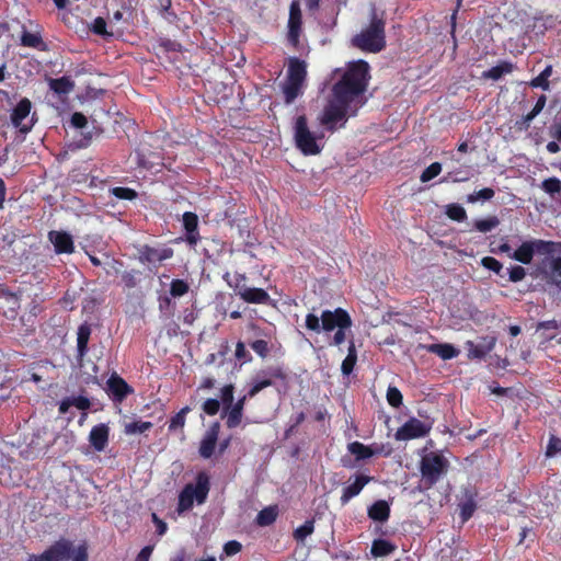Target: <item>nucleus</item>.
Returning <instances> with one entry per match:
<instances>
[{"mask_svg": "<svg viewBox=\"0 0 561 561\" xmlns=\"http://www.w3.org/2000/svg\"><path fill=\"white\" fill-rule=\"evenodd\" d=\"M369 76V65L365 60L350 64L341 79L332 88V99L325 105L320 122L330 131L343 127L348 116H355L365 104L364 96Z\"/></svg>", "mask_w": 561, "mask_h": 561, "instance_id": "nucleus-1", "label": "nucleus"}, {"mask_svg": "<svg viewBox=\"0 0 561 561\" xmlns=\"http://www.w3.org/2000/svg\"><path fill=\"white\" fill-rule=\"evenodd\" d=\"M386 21L383 13L371 10L369 24L352 38L356 48L368 53H379L386 47Z\"/></svg>", "mask_w": 561, "mask_h": 561, "instance_id": "nucleus-2", "label": "nucleus"}, {"mask_svg": "<svg viewBox=\"0 0 561 561\" xmlns=\"http://www.w3.org/2000/svg\"><path fill=\"white\" fill-rule=\"evenodd\" d=\"M305 327L308 331L316 333L321 331L331 332L335 329H350L352 327V319L345 309L339 307L333 311L323 310L320 317L314 313H308Z\"/></svg>", "mask_w": 561, "mask_h": 561, "instance_id": "nucleus-3", "label": "nucleus"}, {"mask_svg": "<svg viewBox=\"0 0 561 561\" xmlns=\"http://www.w3.org/2000/svg\"><path fill=\"white\" fill-rule=\"evenodd\" d=\"M307 79V64L298 57H290L287 66V77L283 85L284 101L291 104L302 94Z\"/></svg>", "mask_w": 561, "mask_h": 561, "instance_id": "nucleus-4", "label": "nucleus"}, {"mask_svg": "<svg viewBox=\"0 0 561 561\" xmlns=\"http://www.w3.org/2000/svg\"><path fill=\"white\" fill-rule=\"evenodd\" d=\"M535 253L543 255L561 254V242L535 239L523 242L510 257L522 263H531Z\"/></svg>", "mask_w": 561, "mask_h": 561, "instance_id": "nucleus-5", "label": "nucleus"}, {"mask_svg": "<svg viewBox=\"0 0 561 561\" xmlns=\"http://www.w3.org/2000/svg\"><path fill=\"white\" fill-rule=\"evenodd\" d=\"M210 489L209 477L206 472L196 476V483L186 484L179 494L178 511L186 512L193 507L194 500L198 504L205 503Z\"/></svg>", "mask_w": 561, "mask_h": 561, "instance_id": "nucleus-6", "label": "nucleus"}, {"mask_svg": "<svg viewBox=\"0 0 561 561\" xmlns=\"http://www.w3.org/2000/svg\"><path fill=\"white\" fill-rule=\"evenodd\" d=\"M449 461L440 454L430 453L422 457L420 471L425 490L434 486L447 473Z\"/></svg>", "mask_w": 561, "mask_h": 561, "instance_id": "nucleus-7", "label": "nucleus"}, {"mask_svg": "<svg viewBox=\"0 0 561 561\" xmlns=\"http://www.w3.org/2000/svg\"><path fill=\"white\" fill-rule=\"evenodd\" d=\"M295 142L305 156H316L321 152V147L318 145L314 135L310 131L305 115H300L296 119Z\"/></svg>", "mask_w": 561, "mask_h": 561, "instance_id": "nucleus-8", "label": "nucleus"}, {"mask_svg": "<svg viewBox=\"0 0 561 561\" xmlns=\"http://www.w3.org/2000/svg\"><path fill=\"white\" fill-rule=\"evenodd\" d=\"M273 379L286 381L288 375L284 368L279 366L260 370L252 379L251 387L247 392L250 399L254 398L263 389L273 386Z\"/></svg>", "mask_w": 561, "mask_h": 561, "instance_id": "nucleus-9", "label": "nucleus"}, {"mask_svg": "<svg viewBox=\"0 0 561 561\" xmlns=\"http://www.w3.org/2000/svg\"><path fill=\"white\" fill-rule=\"evenodd\" d=\"M72 551V541L61 538L50 545L43 553L30 556L28 561H69Z\"/></svg>", "mask_w": 561, "mask_h": 561, "instance_id": "nucleus-10", "label": "nucleus"}, {"mask_svg": "<svg viewBox=\"0 0 561 561\" xmlns=\"http://www.w3.org/2000/svg\"><path fill=\"white\" fill-rule=\"evenodd\" d=\"M287 26V41L293 47L297 48L302 30V13L298 0L291 1L289 5V18Z\"/></svg>", "mask_w": 561, "mask_h": 561, "instance_id": "nucleus-11", "label": "nucleus"}, {"mask_svg": "<svg viewBox=\"0 0 561 561\" xmlns=\"http://www.w3.org/2000/svg\"><path fill=\"white\" fill-rule=\"evenodd\" d=\"M431 427L419 419H409L394 434L397 440H411L424 437L428 434Z\"/></svg>", "mask_w": 561, "mask_h": 561, "instance_id": "nucleus-12", "label": "nucleus"}, {"mask_svg": "<svg viewBox=\"0 0 561 561\" xmlns=\"http://www.w3.org/2000/svg\"><path fill=\"white\" fill-rule=\"evenodd\" d=\"M106 392L113 401L122 403L134 393V388L124 378L113 373L106 381Z\"/></svg>", "mask_w": 561, "mask_h": 561, "instance_id": "nucleus-13", "label": "nucleus"}, {"mask_svg": "<svg viewBox=\"0 0 561 561\" xmlns=\"http://www.w3.org/2000/svg\"><path fill=\"white\" fill-rule=\"evenodd\" d=\"M31 108L32 102L27 98H23L18 102L11 113V123L21 134H27L33 128V118L30 124H23V121L30 115Z\"/></svg>", "mask_w": 561, "mask_h": 561, "instance_id": "nucleus-14", "label": "nucleus"}, {"mask_svg": "<svg viewBox=\"0 0 561 561\" xmlns=\"http://www.w3.org/2000/svg\"><path fill=\"white\" fill-rule=\"evenodd\" d=\"M182 222L185 231L183 240L191 248H195L202 239L198 230V216L193 211H185L182 216Z\"/></svg>", "mask_w": 561, "mask_h": 561, "instance_id": "nucleus-15", "label": "nucleus"}, {"mask_svg": "<svg viewBox=\"0 0 561 561\" xmlns=\"http://www.w3.org/2000/svg\"><path fill=\"white\" fill-rule=\"evenodd\" d=\"M478 492L474 488L467 486L461 491V500L458 504L460 510V518L462 523L468 522L477 510Z\"/></svg>", "mask_w": 561, "mask_h": 561, "instance_id": "nucleus-16", "label": "nucleus"}, {"mask_svg": "<svg viewBox=\"0 0 561 561\" xmlns=\"http://www.w3.org/2000/svg\"><path fill=\"white\" fill-rule=\"evenodd\" d=\"M48 240L54 245L57 254H71L75 252V242L70 233L66 231L51 230L48 232Z\"/></svg>", "mask_w": 561, "mask_h": 561, "instance_id": "nucleus-17", "label": "nucleus"}, {"mask_svg": "<svg viewBox=\"0 0 561 561\" xmlns=\"http://www.w3.org/2000/svg\"><path fill=\"white\" fill-rule=\"evenodd\" d=\"M248 399H250V397L245 393L243 397L239 398L237 402L224 409L221 416H226V425L228 428H236L241 424L244 405Z\"/></svg>", "mask_w": 561, "mask_h": 561, "instance_id": "nucleus-18", "label": "nucleus"}, {"mask_svg": "<svg viewBox=\"0 0 561 561\" xmlns=\"http://www.w3.org/2000/svg\"><path fill=\"white\" fill-rule=\"evenodd\" d=\"M219 431L220 424L218 422H215L209 426L199 445L201 457L209 459L214 455Z\"/></svg>", "mask_w": 561, "mask_h": 561, "instance_id": "nucleus-19", "label": "nucleus"}, {"mask_svg": "<svg viewBox=\"0 0 561 561\" xmlns=\"http://www.w3.org/2000/svg\"><path fill=\"white\" fill-rule=\"evenodd\" d=\"M174 251L172 248H152L145 245L139 252V259L142 263H161L173 256Z\"/></svg>", "mask_w": 561, "mask_h": 561, "instance_id": "nucleus-20", "label": "nucleus"}, {"mask_svg": "<svg viewBox=\"0 0 561 561\" xmlns=\"http://www.w3.org/2000/svg\"><path fill=\"white\" fill-rule=\"evenodd\" d=\"M373 480V477L366 474H356L355 480L343 488L340 502L342 505H346L353 497L359 495L362 490Z\"/></svg>", "mask_w": 561, "mask_h": 561, "instance_id": "nucleus-21", "label": "nucleus"}, {"mask_svg": "<svg viewBox=\"0 0 561 561\" xmlns=\"http://www.w3.org/2000/svg\"><path fill=\"white\" fill-rule=\"evenodd\" d=\"M496 344L495 336H483L480 339V342L474 344L472 342H468V355L470 358H484L490 352L493 351Z\"/></svg>", "mask_w": 561, "mask_h": 561, "instance_id": "nucleus-22", "label": "nucleus"}, {"mask_svg": "<svg viewBox=\"0 0 561 561\" xmlns=\"http://www.w3.org/2000/svg\"><path fill=\"white\" fill-rule=\"evenodd\" d=\"M110 428L106 424L101 423L93 426L90 431L89 442L96 451H103L108 443Z\"/></svg>", "mask_w": 561, "mask_h": 561, "instance_id": "nucleus-23", "label": "nucleus"}, {"mask_svg": "<svg viewBox=\"0 0 561 561\" xmlns=\"http://www.w3.org/2000/svg\"><path fill=\"white\" fill-rule=\"evenodd\" d=\"M239 297L248 304L267 305L271 302L268 293L257 287L240 288Z\"/></svg>", "mask_w": 561, "mask_h": 561, "instance_id": "nucleus-24", "label": "nucleus"}, {"mask_svg": "<svg viewBox=\"0 0 561 561\" xmlns=\"http://www.w3.org/2000/svg\"><path fill=\"white\" fill-rule=\"evenodd\" d=\"M367 515L374 522L385 523L390 517V506L387 501L378 500L368 507Z\"/></svg>", "mask_w": 561, "mask_h": 561, "instance_id": "nucleus-25", "label": "nucleus"}, {"mask_svg": "<svg viewBox=\"0 0 561 561\" xmlns=\"http://www.w3.org/2000/svg\"><path fill=\"white\" fill-rule=\"evenodd\" d=\"M91 335V328L88 323H82L78 328L77 332V358L82 360V358L88 353V344Z\"/></svg>", "mask_w": 561, "mask_h": 561, "instance_id": "nucleus-26", "label": "nucleus"}, {"mask_svg": "<svg viewBox=\"0 0 561 561\" xmlns=\"http://www.w3.org/2000/svg\"><path fill=\"white\" fill-rule=\"evenodd\" d=\"M397 546L385 539H375L371 543L370 553L374 558H382L393 553Z\"/></svg>", "mask_w": 561, "mask_h": 561, "instance_id": "nucleus-27", "label": "nucleus"}, {"mask_svg": "<svg viewBox=\"0 0 561 561\" xmlns=\"http://www.w3.org/2000/svg\"><path fill=\"white\" fill-rule=\"evenodd\" d=\"M513 71V64L510 61H501L499 65L490 68L482 72L483 79H491L497 81L504 75L511 73Z\"/></svg>", "mask_w": 561, "mask_h": 561, "instance_id": "nucleus-28", "label": "nucleus"}, {"mask_svg": "<svg viewBox=\"0 0 561 561\" xmlns=\"http://www.w3.org/2000/svg\"><path fill=\"white\" fill-rule=\"evenodd\" d=\"M350 454L355 456L356 461L365 460L373 457L370 445H364L360 442H352L347 445Z\"/></svg>", "mask_w": 561, "mask_h": 561, "instance_id": "nucleus-29", "label": "nucleus"}, {"mask_svg": "<svg viewBox=\"0 0 561 561\" xmlns=\"http://www.w3.org/2000/svg\"><path fill=\"white\" fill-rule=\"evenodd\" d=\"M277 515L278 511L276 506L264 507L257 513L255 523L261 527L270 526L276 520Z\"/></svg>", "mask_w": 561, "mask_h": 561, "instance_id": "nucleus-30", "label": "nucleus"}, {"mask_svg": "<svg viewBox=\"0 0 561 561\" xmlns=\"http://www.w3.org/2000/svg\"><path fill=\"white\" fill-rule=\"evenodd\" d=\"M49 88L57 94H68L75 88V83L68 77L49 80Z\"/></svg>", "mask_w": 561, "mask_h": 561, "instance_id": "nucleus-31", "label": "nucleus"}, {"mask_svg": "<svg viewBox=\"0 0 561 561\" xmlns=\"http://www.w3.org/2000/svg\"><path fill=\"white\" fill-rule=\"evenodd\" d=\"M356 362H357V352H356L355 343L353 341H351L348 348H347V355L343 359L342 365H341L342 374L345 376H348L353 371V369L356 365Z\"/></svg>", "mask_w": 561, "mask_h": 561, "instance_id": "nucleus-32", "label": "nucleus"}, {"mask_svg": "<svg viewBox=\"0 0 561 561\" xmlns=\"http://www.w3.org/2000/svg\"><path fill=\"white\" fill-rule=\"evenodd\" d=\"M428 350L443 359H451L459 354V351L451 344H432L430 345Z\"/></svg>", "mask_w": 561, "mask_h": 561, "instance_id": "nucleus-33", "label": "nucleus"}, {"mask_svg": "<svg viewBox=\"0 0 561 561\" xmlns=\"http://www.w3.org/2000/svg\"><path fill=\"white\" fill-rule=\"evenodd\" d=\"M552 71V66L548 65L537 77L531 79L529 85L531 88H541L542 90L548 91L550 89L549 78L551 77Z\"/></svg>", "mask_w": 561, "mask_h": 561, "instance_id": "nucleus-34", "label": "nucleus"}, {"mask_svg": "<svg viewBox=\"0 0 561 561\" xmlns=\"http://www.w3.org/2000/svg\"><path fill=\"white\" fill-rule=\"evenodd\" d=\"M152 426L153 424L149 421H133L125 423L124 433L126 435L141 434L149 431Z\"/></svg>", "mask_w": 561, "mask_h": 561, "instance_id": "nucleus-35", "label": "nucleus"}, {"mask_svg": "<svg viewBox=\"0 0 561 561\" xmlns=\"http://www.w3.org/2000/svg\"><path fill=\"white\" fill-rule=\"evenodd\" d=\"M500 225V219L496 216H489L484 219H477L473 222V227L479 232H490Z\"/></svg>", "mask_w": 561, "mask_h": 561, "instance_id": "nucleus-36", "label": "nucleus"}, {"mask_svg": "<svg viewBox=\"0 0 561 561\" xmlns=\"http://www.w3.org/2000/svg\"><path fill=\"white\" fill-rule=\"evenodd\" d=\"M446 215L454 221L461 222L467 219L466 209L459 204H449L446 207Z\"/></svg>", "mask_w": 561, "mask_h": 561, "instance_id": "nucleus-37", "label": "nucleus"}, {"mask_svg": "<svg viewBox=\"0 0 561 561\" xmlns=\"http://www.w3.org/2000/svg\"><path fill=\"white\" fill-rule=\"evenodd\" d=\"M190 411L191 408L186 405L172 416L169 423V431L172 432L176 428H183L186 422V415Z\"/></svg>", "mask_w": 561, "mask_h": 561, "instance_id": "nucleus-38", "label": "nucleus"}, {"mask_svg": "<svg viewBox=\"0 0 561 561\" xmlns=\"http://www.w3.org/2000/svg\"><path fill=\"white\" fill-rule=\"evenodd\" d=\"M188 290V283L184 279L176 278L171 282L169 293L173 298H178L186 295Z\"/></svg>", "mask_w": 561, "mask_h": 561, "instance_id": "nucleus-39", "label": "nucleus"}, {"mask_svg": "<svg viewBox=\"0 0 561 561\" xmlns=\"http://www.w3.org/2000/svg\"><path fill=\"white\" fill-rule=\"evenodd\" d=\"M90 30L92 33L100 35L104 38L113 36V33L107 31V23L105 19L102 16H98L93 20Z\"/></svg>", "mask_w": 561, "mask_h": 561, "instance_id": "nucleus-40", "label": "nucleus"}, {"mask_svg": "<svg viewBox=\"0 0 561 561\" xmlns=\"http://www.w3.org/2000/svg\"><path fill=\"white\" fill-rule=\"evenodd\" d=\"M481 265L484 268H486L489 271H492L493 273H495L500 277H504L505 276V273H504V270H503V264L499 260L493 257V256H484L481 260Z\"/></svg>", "mask_w": 561, "mask_h": 561, "instance_id": "nucleus-41", "label": "nucleus"}, {"mask_svg": "<svg viewBox=\"0 0 561 561\" xmlns=\"http://www.w3.org/2000/svg\"><path fill=\"white\" fill-rule=\"evenodd\" d=\"M230 274L226 273L224 275V279L227 282L228 286L234 290V293L239 296L240 288H247L245 280L247 276L245 274L236 273L233 276V279H229Z\"/></svg>", "mask_w": 561, "mask_h": 561, "instance_id": "nucleus-42", "label": "nucleus"}, {"mask_svg": "<svg viewBox=\"0 0 561 561\" xmlns=\"http://www.w3.org/2000/svg\"><path fill=\"white\" fill-rule=\"evenodd\" d=\"M314 530V522L312 519L306 520L294 531V538L298 541H304Z\"/></svg>", "mask_w": 561, "mask_h": 561, "instance_id": "nucleus-43", "label": "nucleus"}, {"mask_svg": "<svg viewBox=\"0 0 561 561\" xmlns=\"http://www.w3.org/2000/svg\"><path fill=\"white\" fill-rule=\"evenodd\" d=\"M113 196L118 199L133 201L136 199L138 194L135 190L125 186H116L111 190Z\"/></svg>", "mask_w": 561, "mask_h": 561, "instance_id": "nucleus-44", "label": "nucleus"}, {"mask_svg": "<svg viewBox=\"0 0 561 561\" xmlns=\"http://www.w3.org/2000/svg\"><path fill=\"white\" fill-rule=\"evenodd\" d=\"M21 44L25 47L38 48L43 45V39L38 34L24 32L21 36Z\"/></svg>", "mask_w": 561, "mask_h": 561, "instance_id": "nucleus-45", "label": "nucleus"}, {"mask_svg": "<svg viewBox=\"0 0 561 561\" xmlns=\"http://www.w3.org/2000/svg\"><path fill=\"white\" fill-rule=\"evenodd\" d=\"M442 172V164L439 162L431 163L421 174L420 180L426 183L436 178Z\"/></svg>", "mask_w": 561, "mask_h": 561, "instance_id": "nucleus-46", "label": "nucleus"}, {"mask_svg": "<svg viewBox=\"0 0 561 561\" xmlns=\"http://www.w3.org/2000/svg\"><path fill=\"white\" fill-rule=\"evenodd\" d=\"M542 190L550 194H559L561 192V181L557 178H549L541 184Z\"/></svg>", "mask_w": 561, "mask_h": 561, "instance_id": "nucleus-47", "label": "nucleus"}, {"mask_svg": "<svg viewBox=\"0 0 561 561\" xmlns=\"http://www.w3.org/2000/svg\"><path fill=\"white\" fill-rule=\"evenodd\" d=\"M387 401L393 408H399L402 404L403 397L397 387H389L387 390Z\"/></svg>", "mask_w": 561, "mask_h": 561, "instance_id": "nucleus-48", "label": "nucleus"}, {"mask_svg": "<svg viewBox=\"0 0 561 561\" xmlns=\"http://www.w3.org/2000/svg\"><path fill=\"white\" fill-rule=\"evenodd\" d=\"M250 347L261 357L266 358L270 353L268 342L265 340H255L249 343Z\"/></svg>", "mask_w": 561, "mask_h": 561, "instance_id": "nucleus-49", "label": "nucleus"}, {"mask_svg": "<svg viewBox=\"0 0 561 561\" xmlns=\"http://www.w3.org/2000/svg\"><path fill=\"white\" fill-rule=\"evenodd\" d=\"M233 393L234 386L232 383L225 385L220 389V399L224 404V409H226V407H230L233 403Z\"/></svg>", "mask_w": 561, "mask_h": 561, "instance_id": "nucleus-50", "label": "nucleus"}, {"mask_svg": "<svg viewBox=\"0 0 561 561\" xmlns=\"http://www.w3.org/2000/svg\"><path fill=\"white\" fill-rule=\"evenodd\" d=\"M558 453H561V438L556 435H550L546 449V457L551 458Z\"/></svg>", "mask_w": 561, "mask_h": 561, "instance_id": "nucleus-51", "label": "nucleus"}, {"mask_svg": "<svg viewBox=\"0 0 561 561\" xmlns=\"http://www.w3.org/2000/svg\"><path fill=\"white\" fill-rule=\"evenodd\" d=\"M234 356H236L237 360H239L242 364L252 362V356L249 353V351L247 350L245 344L242 341H239L236 344Z\"/></svg>", "mask_w": 561, "mask_h": 561, "instance_id": "nucleus-52", "label": "nucleus"}, {"mask_svg": "<svg viewBox=\"0 0 561 561\" xmlns=\"http://www.w3.org/2000/svg\"><path fill=\"white\" fill-rule=\"evenodd\" d=\"M202 410L207 415L214 416L220 411V401L215 398H209L202 404Z\"/></svg>", "mask_w": 561, "mask_h": 561, "instance_id": "nucleus-53", "label": "nucleus"}, {"mask_svg": "<svg viewBox=\"0 0 561 561\" xmlns=\"http://www.w3.org/2000/svg\"><path fill=\"white\" fill-rule=\"evenodd\" d=\"M508 280L512 283H518L526 276V268L522 265H514L507 270Z\"/></svg>", "mask_w": 561, "mask_h": 561, "instance_id": "nucleus-54", "label": "nucleus"}, {"mask_svg": "<svg viewBox=\"0 0 561 561\" xmlns=\"http://www.w3.org/2000/svg\"><path fill=\"white\" fill-rule=\"evenodd\" d=\"M494 194H495L494 190H492L490 187H484V188L476 192L474 194L469 195L468 201L471 203H474L478 199L490 201L491 198L494 197Z\"/></svg>", "mask_w": 561, "mask_h": 561, "instance_id": "nucleus-55", "label": "nucleus"}, {"mask_svg": "<svg viewBox=\"0 0 561 561\" xmlns=\"http://www.w3.org/2000/svg\"><path fill=\"white\" fill-rule=\"evenodd\" d=\"M370 449L373 453V457L377 456V455H382L385 457H389L393 450L390 444H381V443L370 444Z\"/></svg>", "mask_w": 561, "mask_h": 561, "instance_id": "nucleus-56", "label": "nucleus"}, {"mask_svg": "<svg viewBox=\"0 0 561 561\" xmlns=\"http://www.w3.org/2000/svg\"><path fill=\"white\" fill-rule=\"evenodd\" d=\"M71 557L72 561H88L89 554L87 543L83 542L79 545L76 549L73 548Z\"/></svg>", "mask_w": 561, "mask_h": 561, "instance_id": "nucleus-57", "label": "nucleus"}, {"mask_svg": "<svg viewBox=\"0 0 561 561\" xmlns=\"http://www.w3.org/2000/svg\"><path fill=\"white\" fill-rule=\"evenodd\" d=\"M69 401L71 403V407H76L77 409H79L81 411L89 410L91 407L90 400L83 396L70 397Z\"/></svg>", "mask_w": 561, "mask_h": 561, "instance_id": "nucleus-58", "label": "nucleus"}, {"mask_svg": "<svg viewBox=\"0 0 561 561\" xmlns=\"http://www.w3.org/2000/svg\"><path fill=\"white\" fill-rule=\"evenodd\" d=\"M535 116L529 112L526 115L522 116L518 121L515 122V129L518 131H525L530 127V123Z\"/></svg>", "mask_w": 561, "mask_h": 561, "instance_id": "nucleus-59", "label": "nucleus"}, {"mask_svg": "<svg viewBox=\"0 0 561 561\" xmlns=\"http://www.w3.org/2000/svg\"><path fill=\"white\" fill-rule=\"evenodd\" d=\"M242 550V545L237 540H230L225 543L224 546V552L227 556H234L239 553Z\"/></svg>", "mask_w": 561, "mask_h": 561, "instance_id": "nucleus-60", "label": "nucleus"}, {"mask_svg": "<svg viewBox=\"0 0 561 561\" xmlns=\"http://www.w3.org/2000/svg\"><path fill=\"white\" fill-rule=\"evenodd\" d=\"M137 274H138V272H136V271H129V272H125L122 275V282L125 285V287H127V288L136 287V285H137L136 275Z\"/></svg>", "mask_w": 561, "mask_h": 561, "instance_id": "nucleus-61", "label": "nucleus"}, {"mask_svg": "<svg viewBox=\"0 0 561 561\" xmlns=\"http://www.w3.org/2000/svg\"><path fill=\"white\" fill-rule=\"evenodd\" d=\"M70 123L76 128H84L88 119L81 112H76L71 115Z\"/></svg>", "mask_w": 561, "mask_h": 561, "instance_id": "nucleus-62", "label": "nucleus"}, {"mask_svg": "<svg viewBox=\"0 0 561 561\" xmlns=\"http://www.w3.org/2000/svg\"><path fill=\"white\" fill-rule=\"evenodd\" d=\"M546 103H547V96L545 94H541L538 99H537V102L536 104L534 105L533 110L530 111V113L536 117L537 115H539L541 113V111L545 108L546 106Z\"/></svg>", "mask_w": 561, "mask_h": 561, "instance_id": "nucleus-63", "label": "nucleus"}, {"mask_svg": "<svg viewBox=\"0 0 561 561\" xmlns=\"http://www.w3.org/2000/svg\"><path fill=\"white\" fill-rule=\"evenodd\" d=\"M550 268L553 274L561 276V254H558L557 257H553L550 262Z\"/></svg>", "mask_w": 561, "mask_h": 561, "instance_id": "nucleus-64", "label": "nucleus"}]
</instances>
